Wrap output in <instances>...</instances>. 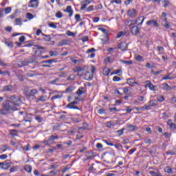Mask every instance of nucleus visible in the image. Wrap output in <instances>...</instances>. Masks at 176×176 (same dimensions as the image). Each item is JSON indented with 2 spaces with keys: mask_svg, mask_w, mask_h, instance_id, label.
Instances as JSON below:
<instances>
[{
  "mask_svg": "<svg viewBox=\"0 0 176 176\" xmlns=\"http://www.w3.org/2000/svg\"><path fill=\"white\" fill-rule=\"evenodd\" d=\"M84 79L85 80H93V74H91L90 72H87L84 74Z\"/></svg>",
  "mask_w": 176,
  "mask_h": 176,
  "instance_id": "11",
  "label": "nucleus"
},
{
  "mask_svg": "<svg viewBox=\"0 0 176 176\" xmlns=\"http://www.w3.org/2000/svg\"><path fill=\"white\" fill-rule=\"evenodd\" d=\"M101 41H102L103 45H105V43L107 42H108V36H104V39L102 38Z\"/></svg>",
  "mask_w": 176,
  "mask_h": 176,
  "instance_id": "55",
  "label": "nucleus"
},
{
  "mask_svg": "<svg viewBox=\"0 0 176 176\" xmlns=\"http://www.w3.org/2000/svg\"><path fill=\"white\" fill-rule=\"evenodd\" d=\"M19 170V166H13L10 169V173H14Z\"/></svg>",
  "mask_w": 176,
  "mask_h": 176,
  "instance_id": "35",
  "label": "nucleus"
},
{
  "mask_svg": "<svg viewBox=\"0 0 176 176\" xmlns=\"http://www.w3.org/2000/svg\"><path fill=\"white\" fill-rule=\"evenodd\" d=\"M41 101L42 102H46L47 101V96H41L38 98L36 100V102H39Z\"/></svg>",
  "mask_w": 176,
  "mask_h": 176,
  "instance_id": "17",
  "label": "nucleus"
},
{
  "mask_svg": "<svg viewBox=\"0 0 176 176\" xmlns=\"http://www.w3.org/2000/svg\"><path fill=\"white\" fill-rule=\"evenodd\" d=\"M148 106L150 107V108H151V107H156L155 101V100H150L148 102Z\"/></svg>",
  "mask_w": 176,
  "mask_h": 176,
  "instance_id": "34",
  "label": "nucleus"
},
{
  "mask_svg": "<svg viewBox=\"0 0 176 176\" xmlns=\"http://www.w3.org/2000/svg\"><path fill=\"white\" fill-rule=\"evenodd\" d=\"M94 10V6H90L87 9V12H91Z\"/></svg>",
  "mask_w": 176,
  "mask_h": 176,
  "instance_id": "61",
  "label": "nucleus"
},
{
  "mask_svg": "<svg viewBox=\"0 0 176 176\" xmlns=\"http://www.w3.org/2000/svg\"><path fill=\"white\" fill-rule=\"evenodd\" d=\"M120 62L123 64H126V65H131L133 64L132 60H120Z\"/></svg>",
  "mask_w": 176,
  "mask_h": 176,
  "instance_id": "27",
  "label": "nucleus"
},
{
  "mask_svg": "<svg viewBox=\"0 0 176 176\" xmlns=\"http://www.w3.org/2000/svg\"><path fill=\"white\" fill-rule=\"evenodd\" d=\"M5 44L8 46V47H13V43L12 42L6 41Z\"/></svg>",
  "mask_w": 176,
  "mask_h": 176,
  "instance_id": "45",
  "label": "nucleus"
},
{
  "mask_svg": "<svg viewBox=\"0 0 176 176\" xmlns=\"http://www.w3.org/2000/svg\"><path fill=\"white\" fill-rule=\"evenodd\" d=\"M67 80H75V75L74 74H72L70 75L69 77H67Z\"/></svg>",
  "mask_w": 176,
  "mask_h": 176,
  "instance_id": "39",
  "label": "nucleus"
},
{
  "mask_svg": "<svg viewBox=\"0 0 176 176\" xmlns=\"http://www.w3.org/2000/svg\"><path fill=\"white\" fill-rule=\"evenodd\" d=\"M139 20H141V22L138 23V25H142V23H144V20H145V18L144 16H140L138 17L137 20H128L125 21V24L128 27H131V25H135V24H137Z\"/></svg>",
  "mask_w": 176,
  "mask_h": 176,
  "instance_id": "3",
  "label": "nucleus"
},
{
  "mask_svg": "<svg viewBox=\"0 0 176 176\" xmlns=\"http://www.w3.org/2000/svg\"><path fill=\"white\" fill-rule=\"evenodd\" d=\"M162 72H163L162 70H158L157 72H155V70H151V74H153L155 76L159 75L160 74H162Z\"/></svg>",
  "mask_w": 176,
  "mask_h": 176,
  "instance_id": "36",
  "label": "nucleus"
},
{
  "mask_svg": "<svg viewBox=\"0 0 176 176\" xmlns=\"http://www.w3.org/2000/svg\"><path fill=\"white\" fill-rule=\"evenodd\" d=\"M162 89H163V90H165V91H170L172 90L171 87L166 82L162 84Z\"/></svg>",
  "mask_w": 176,
  "mask_h": 176,
  "instance_id": "18",
  "label": "nucleus"
},
{
  "mask_svg": "<svg viewBox=\"0 0 176 176\" xmlns=\"http://www.w3.org/2000/svg\"><path fill=\"white\" fill-rule=\"evenodd\" d=\"M127 43L126 42H122L120 44H118V49H120L121 50H127Z\"/></svg>",
  "mask_w": 176,
  "mask_h": 176,
  "instance_id": "15",
  "label": "nucleus"
},
{
  "mask_svg": "<svg viewBox=\"0 0 176 176\" xmlns=\"http://www.w3.org/2000/svg\"><path fill=\"white\" fill-rule=\"evenodd\" d=\"M157 100L160 102H163V100H164V97L163 96H157Z\"/></svg>",
  "mask_w": 176,
  "mask_h": 176,
  "instance_id": "46",
  "label": "nucleus"
},
{
  "mask_svg": "<svg viewBox=\"0 0 176 176\" xmlns=\"http://www.w3.org/2000/svg\"><path fill=\"white\" fill-rule=\"evenodd\" d=\"M43 36H44L43 39L45 42H50L52 41V37L50 35L43 34Z\"/></svg>",
  "mask_w": 176,
  "mask_h": 176,
  "instance_id": "24",
  "label": "nucleus"
},
{
  "mask_svg": "<svg viewBox=\"0 0 176 176\" xmlns=\"http://www.w3.org/2000/svg\"><path fill=\"white\" fill-rule=\"evenodd\" d=\"M75 19L76 21H80V14H76Z\"/></svg>",
  "mask_w": 176,
  "mask_h": 176,
  "instance_id": "62",
  "label": "nucleus"
},
{
  "mask_svg": "<svg viewBox=\"0 0 176 176\" xmlns=\"http://www.w3.org/2000/svg\"><path fill=\"white\" fill-rule=\"evenodd\" d=\"M162 3H164V8H167V6H168V5H170V1H168V0H164L162 1Z\"/></svg>",
  "mask_w": 176,
  "mask_h": 176,
  "instance_id": "44",
  "label": "nucleus"
},
{
  "mask_svg": "<svg viewBox=\"0 0 176 176\" xmlns=\"http://www.w3.org/2000/svg\"><path fill=\"white\" fill-rule=\"evenodd\" d=\"M127 15L129 17H135L137 16V10H135V9L129 10L127 12Z\"/></svg>",
  "mask_w": 176,
  "mask_h": 176,
  "instance_id": "9",
  "label": "nucleus"
},
{
  "mask_svg": "<svg viewBox=\"0 0 176 176\" xmlns=\"http://www.w3.org/2000/svg\"><path fill=\"white\" fill-rule=\"evenodd\" d=\"M157 50H158V52L160 53H163L164 48H163V47H162V46H157Z\"/></svg>",
  "mask_w": 176,
  "mask_h": 176,
  "instance_id": "54",
  "label": "nucleus"
},
{
  "mask_svg": "<svg viewBox=\"0 0 176 176\" xmlns=\"http://www.w3.org/2000/svg\"><path fill=\"white\" fill-rule=\"evenodd\" d=\"M53 63H56V59H50L42 62L43 64H49V65L53 64Z\"/></svg>",
  "mask_w": 176,
  "mask_h": 176,
  "instance_id": "23",
  "label": "nucleus"
},
{
  "mask_svg": "<svg viewBox=\"0 0 176 176\" xmlns=\"http://www.w3.org/2000/svg\"><path fill=\"white\" fill-rule=\"evenodd\" d=\"M123 131H124V128L117 131V133H118L119 137H120V135H123Z\"/></svg>",
  "mask_w": 176,
  "mask_h": 176,
  "instance_id": "52",
  "label": "nucleus"
},
{
  "mask_svg": "<svg viewBox=\"0 0 176 176\" xmlns=\"http://www.w3.org/2000/svg\"><path fill=\"white\" fill-rule=\"evenodd\" d=\"M0 75H8L9 76L10 74L8 72H6V71L2 72L0 70Z\"/></svg>",
  "mask_w": 176,
  "mask_h": 176,
  "instance_id": "56",
  "label": "nucleus"
},
{
  "mask_svg": "<svg viewBox=\"0 0 176 176\" xmlns=\"http://www.w3.org/2000/svg\"><path fill=\"white\" fill-rule=\"evenodd\" d=\"M135 60H136V61H144V58L140 55H135Z\"/></svg>",
  "mask_w": 176,
  "mask_h": 176,
  "instance_id": "31",
  "label": "nucleus"
},
{
  "mask_svg": "<svg viewBox=\"0 0 176 176\" xmlns=\"http://www.w3.org/2000/svg\"><path fill=\"white\" fill-rule=\"evenodd\" d=\"M26 17L29 20H32V19H34V15L28 12V13L26 14Z\"/></svg>",
  "mask_w": 176,
  "mask_h": 176,
  "instance_id": "37",
  "label": "nucleus"
},
{
  "mask_svg": "<svg viewBox=\"0 0 176 176\" xmlns=\"http://www.w3.org/2000/svg\"><path fill=\"white\" fill-rule=\"evenodd\" d=\"M35 119L36 120H37L38 123H42V120H43V119L41 117V116H36Z\"/></svg>",
  "mask_w": 176,
  "mask_h": 176,
  "instance_id": "42",
  "label": "nucleus"
},
{
  "mask_svg": "<svg viewBox=\"0 0 176 176\" xmlns=\"http://www.w3.org/2000/svg\"><path fill=\"white\" fill-rule=\"evenodd\" d=\"M23 94L26 98L34 100L35 94H38V90L33 89H31L29 87L25 88Z\"/></svg>",
  "mask_w": 176,
  "mask_h": 176,
  "instance_id": "2",
  "label": "nucleus"
},
{
  "mask_svg": "<svg viewBox=\"0 0 176 176\" xmlns=\"http://www.w3.org/2000/svg\"><path fill=\"white\" fill-rule=\"evenodd\" d=\"M146 25H153V27H159V23L155 19H151L146 22Z\"/></svg>",
  "mask_w": 176,
  "mask_h": 176,
  "instance_id": "12",
  "label": "nucleus"
},
{
  "mask_svg": "<svg viewBox=\"0 0 176 176\" xmlns=\"http://www.w3.org/2000/svg\"><path fill=\"white\" fill-rule=\"evenodd\" d=\"M85 67H77L74 69V72H78L77 73L78 76H83V72H85Z\"/></svg>",
  "mask_w": 176,
  "mask_h": 176,
  "instance_id": "6",
  "label": "nucleus"
},
{
  "mask_svg": "<svg viewBox=\"0 0 176 176\" xmlns=\"http://www.w3.org/2000/svg\"><path fill=\"white\" fill-rule=\"evenodd\" d=\"M165 173H167L168 174H171V173H173V170L170 168V166H168L165 168Z\"/></svg>",
  "mask_w": 176,
  "mask_h": 176,
  "instance_id": "41",
  "label": "nucleus"
},
{
  "mask_svg": "<svg viewBox=\"0 0 176 176\" xmlns=\"http://www.w3.org/2000/svg\"><path fill=\"white\" fill-rule=\"evenodd\" d=\"M162 25L164 27V28L168 29L170 27V25L168 24V22H167V18H164L162 23Z\"/></svg>",
  "mask_w": 176,
  "mask_h": 176,
  "instance_id": "20",
  "label": "nucleus"
},
{
  "mask_svg": "<svg viewBox=\"0 0 176 176\" xmlns=\"http://www.w3.org/2000/svg\"><path fill=\"white\" fill-rule=\"evenodd\" d=\"M162 79H164V80H171V79H173V77H171V74H169L165 76L164 77H163Z\"/></svg>",
  "mask_w": 176,
  "mask_h": 176,
  "instance_id": "32",
  "label": "nucleus"
},
{
  "mask_svg": "<svg viewBox=\"0 0 176 176\" xmlns=\"http://www.w3.org/2000/svg\"><path fill=\"white\" fill-rule=\"evenodd\" d=\"M126 128L128 129L129 131H135V130H138L137 126L131 124H127Z\"/></svg>",
  "mask_w": 176,
  "mask_h": 176,
  "instance_id": "13",
  "label": "nucleus"
},
{
  "mask_svg": "<svg viewBox=\"0 0 176 176\" xmlns=\"http://www.w3.org/2000/svg\"><path fill=\"white\" fill-rule=\"evenodd\" d=\"M0 65H1V67H8L7 63L2 59H0Z\"/></svg>",
  "mask_w": 176,
  "mask_h": 176,
  "instance_id": "49",
  "label": "nucleus"
},
{
  "mask_svg": "<svg viewBox=\"0 0 176 176\" xmlns=\"http://www.w3.org/2000/svg\"><path fill=\"white\" fill-rule=\"evenodd\" d=\"M111 72V69L105 67L104 69H103V75H105V76H108L109 75V73Z\"/></svg>",
  "mask_w": 176,
  "mask_h": 176,
  "instance_id": "29",
  "label": "nucleus"
},
{
  "mask_svg": "<svg viewBox=\"0 0 176 176\" xmlns=\"http://www.w3.org/2000/svg\"><path fill=\"white\" fill-rule=\"evenodd\" d=\"M135 151H137V148H133V149H131V150L128 152V153H129V155H133V154L135 152Z\"/></svg>",
  "mask_w": 176,
  "mask_h": 176,
  "instance_id": "59",
  "label": "nucleus"
},
{
  "mask_svg": "<svg viewBox=\"0 0 176 176\" xmlns=\"http://www.w3.org/2000/svg\"><path fill=\"white\" fill-rule=\"evenodd\" d=\"M170 126V129H171V130H176V125H175V124H171L170 125H169Z\"/></svg>",
  "mask_w": 176,
  "mask_h": 176,
  "instance_id": "63",
  "label": "nucleus"
},
{
  "mask_svg": "<svg viewBox=\"0 0 176 176\" xmlns=\"http://www.w3.org/2000/svg\"><path fill=\"white\" fill-rule=\"evenodd\" d=\"M140 29L138 26H133L131 30L132 35H138L140 34Z\"/></svg>",
  "mask_w": 176,
  "mask_h": 176,
  "instance_id": "8",
  "label": "nucleus"
},
{
  "mask_svg": "<svg viewBox=\"0 0 176 176\" xmlns=\"http://www.w3.org/2000/svg\"><path fill=\"white\" fill-rule=\"evenodd\" d=\"M25 170L27 173H31V171H32V166L31 165H25Z\"/></svg>",
  "mask_w": 176,
  "mask_h": 176,
  "instance_id": "25",
  "label": "nucleus"
},
{
  "mask_svg": "<svg viewBox=\"0 0 176 176\" xmlns=\"http://www.w3.org/2000/svg\"><path fill=\"white\" fill-rule=\"evenodd\" d=\"M13 90H14V87H13L12 85H6L3 87V91H13Z\"/></svg>",
  "mask_w": 176,
  "mask_h": 176,
  "instance_id": "14",
  "label": "nucleus"
},
{
  "mask_svg": "<svg viewBox=\"0 0 176 176\" xmlns=\"http://www.w3.org/2000/svg\"><path fill=\"white\" fill-rule=\"evenodd\" d=\"M74 89H75L74 87H69L66 89L65 92L66 93H72V91H74Z\"/></svg>",
  "mask_w": 176,
  "mask_h": 176,
  "instance_id": "33",
  "label": "nucleus"
},
{
  "mask_svg": "<svg viewBox=\"0 0 176 176\" xmlns=\"http://www.w3.org/2000/svg\"><path fill=\"white\" fill-rule=\"evenodd\" d=\"M10 166H12V162H9L8 161L0 162V168H2V170H8Z\"/></svg>",
  "mask_w": 176,
  "mask_h": 176,
  "instance_id": "5",
  "label": "nucleus"
},
{
  "mask_svg": "<svg viewBox=\"0 0 176 176\" xmlns=\"http://www.w3.org/2000/svg\"><path fill=\"white\" fill-rule=\"evenodd\" d=\"M99 31H102V32H103V34H105L106 35L108 34V30L102 28H98Z\"/></svg>",
  "mask_w": 176,
  "mask_h": 176,
  "instance_id": "47",
  "label": "nucleus"
},
{
  "mask_svg": "<svg viewBox=\"0 0 176 176\" xmlns=\"http://www.w3.org/2000/svg\"><path fill=\"white\" fill-rule=\"evenodd\" d=\"M39 2L38 0H31L29 3V8H38Z\"/></svg>",
  "mask_w": 176,
  "mask_h": 176,
  "instance_id": "10",
  "label": "nucleus"
},
{
  "mask_svg": "<svg viewBox=\"0 0 176 176\" xmlns=\"http://www.w3.org/2000/svg\"><path fill=\"white\" fill-rule=\"evenodd\" d=\"M3 12H5L6 14H9L10 12H12V8L8 7L6 8H3Z\"/></svg>",
  "mask_w": 176,
  "mask_h": 176,
  "instance_id": "28",
  "label": "nucleus"
},
{
  "mask_svg": "<svg viewBox=\"0 0 176 176\" xmlns=\"http://www.w3.org/2000/svg\"><path fill=\"white\" fill-rule=\"evenodd\" d=\"M76 104H78V101L74 100L70 103H69L66 107L67 108H69L70 109H79V107L76 105Z\"/></svg>",
  "mask_w": 176,
  "mask_h": 176,
  "instance_id": "7",
  "label": "nucleus"
},
{
  "mask_svg": "<svg viewBox=\"0 0 176 176\" xmlns=\"http://www.w3.org/2000/svg\"><path fill=\"white\" fill-rule=\"evenodd\" d=\"M94 52H96V49L94 48H91V49H89L87 51V53H94Z\"/></svg>",
  "mask_w": 176,
  "mask_h": 176,
  "instance_id": "64",
  "label": "nucleus"
},
{
  "mask_svg": "<svg viewBox=\"0 0 176 176\" xmlns=\"http://www.w3.org/2000/svg\"><path fill=\"white\" fill-rule=\"evenodd\" d=\"M122 78H120V77L116 76L113 78V82H119L120 80H121Z\"/></svg>",
  "mask_w": 176,
  "mask_h": 176,
  "instance_id": "53",
  "label": "nucleus"
},
{
  "mask_svg": "<svg viewBox=\"0 0 176 176\" xmlns=\"http://www.w3.org/2000/svg\"><path fill=\"white\" fill-rule=\"evenodd\" d=\"M64 12H67V13H69V17H72V14H74V10H72V8L71 7V6H68L66 10H64Z\"/></svg>",
  "mask_w": 176,
  "mask_h": 176,
  "instance_id": "16",
  "label": "nucleus"
},
{
  "mask_svg": "<svg viewBox=\"0 0 176 176\" xmlns=\"http://www.w3.org/2000/svg\"><path fill=\"white\" fill-rule=\"evenodd\" d=\"M38 75V73L34 71H30L28 73H26V76L28 78H32L34 76H36Z\"/></svg>",
  "mask_w": 176,
  "mask_h": 176,
  "instance_id": "19",
  "label": "nucleus"
},
{
  "mask_svg": "<svg viewBox=\"0 0 176 176\" xmlns=\"http://www.w3.org/2000/svg\"><path fill=\"white\" fill-rule=\"evenodd\" d=\"M106 126L109 129H112V127H113V123H112V122H108L106 123Z\"/></svg>",
  "mask_w": 176,
  "mask_h": 176,
  "instance_id": "40",
  "label": "nucleus"
},
{
  "mask_svg": "<svg viewBox=\"0 0 176 176\" xmlns=\"http://www.w3.org/2000/svg\"><path fill=\"white\" fill-rule=\"evenodd\" d=\"M83 87H80L79 88L77 91H76V94H78V96H82V94H85V91H83Z\"/></svg>",
  "mask_w": 176,
  "mask_h": 176,
  "instance_id": "26",
  "label": "nucleus"
},
{
  "mask_svg": "<svg viewBox=\"0 0 176 176\" xmlns=\"http://www.w3.org/2000/svg\"><path fill=\"white\" fill-rule=\"evenodd\" d=\"M56 17H57V19H61V17H63V13H61V12H58L56 14H55Z\"/></svg>",
  "mask_w": 176,
  "mask_h": 176,
  "instance_id": "51",
  "label": "nucleus"
},
{
  "mask_svg": "<svg viewBox=\"0 0 176 176\" xmlns=\"http://www.w3.org/2000/svg\"><path fill=\"white\" fill-rule=\"evenodd\" d=\"M49 27H51V28H57V25L54 23H49Z\"/></svg>",
  "mask_w": 176,
  "mask_h": 176,
  "instance_id": "60",
  "label": "nucleus"
},
{
  "mask_svg": "<svg viewBox=\"0 0 176 176\" xmlns=\"http://www.w3.org/2000/svg\"><path fill=\"white\" fill-rule=\"evenodd\" d=\"M15 23L16 25H21V19L17 18L15 19Z\"/></svg>",
  "mask_w": 176,
  "mask_h": 176,
  "instance_id": "43",
  "label": "nucleus"
},
{
  "mask_svg": "<svg viewBox=\"0 0 176 176\" xmlns=\"http://www.w3.org/2000/svg\"><path fill=\"white\" fill-rule=\"evenodd\" d=\"M140 109H141V111H144V109L148 110V109H151V107H149V104L148 105L146 104V105L140 107Z\"/></svg>",
  "mask_w": 176,
  "mask_h": 176,
  "instance_id": "50",
  "label": "nucleus"
},
{
  "mask_svg": "<svg viewBox=\"0 0 176 176\" xmlns=\"http://www.w3.org/2000/svg\"><path fill=\"white\" fill-rule=\"evenodd\" d=\"M21 104H23L21 97L16 95L6 96V100L1 104L2 109H0V115H8V112L19 111V107Z\"/></svg>",
  "mask_w": 176,
  "mask_h": 176,
  "instance_id": "1",
  "label": "nucleus"
},
{
  "mask_svg": "<svg viewBox=\"0 0 176 176\" xmlns=\"http://www.w3.org/2000/svg\"><path fill=\"white\" fill-rule=\"evenodd\" d=\"M145 85L144 87H148V89L151 91H155L156 89V86L153 85V84H152V82H151V80H146L144 82Z\"/></svg>",
  "mask_w": 176,
  "mask_h": 176,
  "instance_id": "4",
  "label": "nucleus"
},
{
  "mask_svg": "<svg viewBox=\"0 0 176 176\" xmlns=\"http://www.w3.org/2000/svg\"><path fill=\"white\" fill-rule=\"evenodd\" d=\"M69 41L68 40H60L58 43V46H64L65 45H68Z\"/></svg>",
  "mask_w": 176,
  "mask_h": 176,
  "instance_id": "22",
  "label": "nucleus"
},
{
  "mask_svg": "<svg viewBox=\"0 0 176 176\" xmlns=\"http://www.w3.org/2000/svg\"><path fill=\"white\" fill-rule=\"evenodd\" d=\"M111 3H117V5H120L122 3V0H111Z\"/></svg>",
  "mask_w": 176,
  "mask_h": 176,
  "instance_id": "38",
  "label": "nucleus"
},
{
  "mask_svg": "<svg viewBox=\"0 0 176 176\" xmlns=\"http://www.w3.org/2000/svg\"><path fill=\"white\" fill-rule=\"evenodd\" d=\"M61 97H63V95H55L51 98V100H57V98H61Z\"/></svg>",
  "mask_w": 176,
  "mask_h": 176,
  "instance_id": "48",
  "label": "nucleus"
},
{
  "mask_svg": "<svg viewBox=\"0 0 176 176\" xmlns=\"http://www.w3.org/2000/svg\"><path fill=\"white\" fill-rule=\"evenodd\" d=\"M50 142L54 141V140H58V136L51 135L48 138Z\"/></svg>",
  "mask_w": 176,
  "mask_h": 176,
  "instance_id": "30",
  "label": "nucleus"
},
{
  "mask_svg": "<svg viewBox=\"0 0 176 176\" xmlns=\"http://www.w3.org/2000/svg\"><path fill=\"white\" fill-rule=\"evenodd\" d=\"M30 61L28 60H22V61H19L18 63L19 67H27V65H28Z\"/></svg>",
  "mask_w": 176,
  "mask_h": 176,
  "instance_id": "21",
  "label": "nucleus"
},
{
  "mask_svg": "<svg viewBox=\"0 0 176 176\" xmlns=\"http://www.w3.org/2000/svg\"><path fill=\"white\" fill-rule=\"evenodd\" d=\"M67 35H68V36H75V34L69 30L67 32Z\"/></svg>",
  "mask_w": 176,
  "mask_h": 176,
  "instance_id": "58",
  "label": "nucleus"
},
{
  "mask_svg": "<svg viewBox=\"0 0 176 176\" xmlns=\"http://www.w3.org/2000/svg\"><path fill=\"white\" fill-rule=\"evenodd\" d=\"M98 113H100V115H102V113H105V109H99L98 110Z\"/></svg>",
  "mask_w": 176,
  "mask_h": 176,
  "instance_id": "57",
  "label": "nucleus"
}]
</instances>
